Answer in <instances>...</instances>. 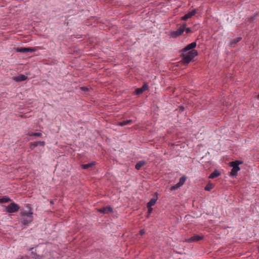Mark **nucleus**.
Segmentation results:
<instances>
[{"label": "nucleus", "mask_w": 259, "mask_h": 259, "mask_svg": "<svg viewBox=\"0 0 259 259\" xmlns=\"http://www.w3.org/2000/svg\"><path fill=\"white\" fill-rule=\"evenodd\" d=\"M142 91L144 92L145 91L148 90L149 89V85L147 83H144L143 85L140 88Z\"/></svg>", "instance_id": "22"}, {"label": "nucleus", "mask_w": 259, "mask_h": 259, "mask_svg": "<svg viewBox=\"0 0 259 259\" xmlns=\"http://www.w3.org/2000/svg\"><path fill=\"white\" fill-rule=\"evenodd\" d=\"M186 26V24H183L179 28H178L177 30L172 31L169 32V36L172 38H177L182 34L184 32L185 27Z\"/></svg>", "instance_id": "3"}, {"label": "nucleus", "mask_w": 259, "mask_h": 259, "mask_svg": "<svg viewBox=\"0 0 259 259\" xmlns=\"http://www.w3.org/2000/svg\"><path fill=\"white\" fill-rule=\"evenodd\" d=\"M148 212L149 213H150L152 211V208H151V207H148Z\"/></svg>", "instance_id": "29"}, {"label": "nucleus", "mask_w": 259, "mask_h": 259, "mask_svg": "<svg viewBox=\"0 0 259 259\" xmlns=\"http://www.w3.org/2000/svg\"><path fill=\"white\" fill-rule=\"evenodd\" d=\"M220 175V173L217 170H215L213 171L209 176V179H214L216 177H218Z\"/></svg>", "instance_id": "14"}, {"label": "nucleus", "mask_w": 259, "mask_h": 259, "mask_svg": "<svg viewBox=\"0 0 259 259\" xmlns=\"http://www.w3.org/2000/svg\"><path fill=\"white\" fill-rule=\"evenodd\" d=\"M181 186L179 185V184L177 183V184L171 186L170 188V190L171 191L176 190L178 189L179 188H180Z\"/></svg>", "instance_id": "23"}, {"label": "nucleus", "mask_w": 259, "mask_h": 259, "mask_svg": "<svg viewBox=\"0 0 259 259\" xmlns=\"http://www.w3.org/2000/svg\"><path fill=\"white\" fill-rule=\"evenodd\" d=\"M19 206L14 202L11 203L10 205L6 207V210L9 213H14L18 211Z\"/></svg>", "instance_id": "5"}, {"label": "nucleus", "mask_w": 259, "mask_h": 259, "mask_svg": "<svg viewBox=\"0 0 259 259\" xmlns=\"http://www.w3.org/2000/svg\"><path fill=\"white\" fill-rule=\"evenodd\" d=\"M26 135L29 136L35 137H41L42 136V134L41 133L28 132Z\"/></svg>", "instance_id": "17"}, {"label": "nucleus", "mask_w": 259, "mask_h": 259, "mask_svg": "<svg viewBox=\"0 0 259 259\" xmlns=\"http://www.w3.org/2000/svg\"><path fill=\"white\" fill-rule=\"evenodd\" d=\"M98 211L104 214L108 213L112 211V208L109 206H107L98 209Z\"/></svg>", "instance_id": "8"}, {"label": "nucleus", "mask_w": 259, "mask_h": 259, "mask_svg": "<svg viewBox=\"0 0 259 259\" xmlns=\"http://www.w3.org/2000/svg\"><path fill=\"white\" fill-rule=\"evenodd\" d=\"M241 39V37H237L235 38L233 40L230 41V47L231 48H235L236 47V44L240 41Z\"/></svg>", "instance_id": "11"}, {"label": "nucleus", "mask_w": 259, "mask_h": 259, "mask_svg": "<svg viewBox=\"0 0 259 259\" xmlns=\"http://www.w3.org/2000/svg\"><path fill=\"white\" fill-rule=\"evenodd\" d=\"M241 163V162L239 161H235L234 162H232L230 164V165L232 167V169L231 171V176H236L237 172L240 170V167L239 165Z\"/></svg>", "instance_id": "4"}, {"label": "nucleus", "mask_w": 259, "mask_h": 259, "mask_svg": "<svg viewBox=\"0 0 259 259\" xmlns=\"http://www.w3.org/2000/svg\"><path fill=\"white\" fill-rule=\"evenodd\" d=\"M214 186L211 183H208L205 186L204 189L206 191H210L211 189H213Z\"/></svg>", "instance_id": "18"}, {"label": "nucleus", "mask_w": 259, "mask_h": 259, "mask_svg": "<svg viewBox=\"0 0 259 259\" xmlns=\"http://www.w3.org/2000/svg\"><path fill=\"white\" fill-rule=\"evenodd\" d=\"M20 49H32L31 48H29V47H21L20 48Z\"/></svg>", "instance_id": "30"}, {"label": "nucleus", "mask_w": 259, "mask_h": 259, "mask_svg": "<svg viewBox=\"0 0 259 259\" xmlns=\"http://www.w3.org/2000/svg\"><path fill=\"white\" fill-rule=\"evenodd\" d=\"M80 89L82 91H84V92L88 91V90H89L88 88L87 87H81Z\"/></svg>", "instance_id": "26"}, {"label": "nucleus", "mask_w": 259, "mask_h": 259, "mask_svg": "<svg viewBox=\"0 0 259 259\" xmlns=\"http://www.w3.org/2000/svg\"><path fill=\"white\" fill-rule=\"evenodd\" d=\"M257 99H259V94L257 96Z\"/></svg>", "instance_id": "31"}, {"label": "nucleus", "mask_w": 259, "mask_h": 259, "mask_svg": "<svg viewBox=\"0 0 259 259\" xmlns=\"http://www.w3.org/2000/svg\"><path fill=\"white\" fill-rule=\"evenodd\" d=\"M11 201V199L8 197H3L0 199V203H6Z\"/></svg>", "instance_id": "21"}, {"label": "nucleus", "mask_w": 259, "mask_h": 259, "mask_svg": "<svg viewBox=\"0 0 259 259\" xmlns=\"http://www.w3.org/2000/svg\"><path fill=\"white\" fill-rule=\"evenodd\" d=\"M196 13L197 10H193L192 11L188 12L187 14L185 15L183 17H182V20H187L188 19L191 18L192 16H194Z\"/></svg>", "instance_id": "7"}, {"label": "nucleus", "mask_w": 259, "mask_h": 259, "mask_svg": "<svg viewBox=\"0 0 259 259\" xmlns=\"http://www.w3.org/2000/svg\"><path fill=\"white\" fill-rule=\"evenodd\" d=\"M94 163L93 162L89 163L88 164H82L81 165V167L82 168L86 169L94 165Z\"/></svg>", "instance_id": "19"}, {"label": "nucleus", "mask_w": 259, "mask_h": 259, "mask_svg": "<svg viewBox=\"0 0 259 259\" xmlns=\"http://www.w3.org/2000/svg\"><path fill=\"white\" fill-rule=\"evenodd\" d=\"M196 47V42L195 41L193 42L188 45H187L186 47H185L184 49H194Z\"/></svg>", "instance_id": "16"}, {"label": "nucleus", "mask_w": 259, "mask_h": 259, "mask_svg": "<svg viewBox=\"0 0 259 259\" xmlns=\"http://www.w3.org/2000/svg\"><path fill=\"white\" fill-rule=\"evenodd\" d=\"M157 197H153L152 199H151V200L149 201V202L147 203V207H151V206L154 205V204H155V203L157 201Z\"/></svg>", "instance_id": "12"}, {"label": "nucleus", "mask_w": 259, "mask_h": 259, "mask_svg": "<svg viewBox=\"0 0 259 259\" xmlns=\"http://www.w3.org/2000/svg\"><path fill=\"white\" fill-rule=\"evenodd\" d=\"M133 122V120L131 119L124 120L121 122H120L118 123V125L120 126H124L125 125L130 124Z\"/></svg>", "instance_id": "15"}, {"label": "nucleus", "mask_w": 259, "mask_h": 259, "mask_svg": "<svg viewBox=\"0 0 259 259\" xmlns=\"http://www.w3.org/2000/svg\"><path fill=\"white\" fill-rule=\"evenodd\" d=\"M145 230H144V229H142V230H141L140 231V233H140V234L141 235H143V234H145Z\"/></svg>", "instance_id": "28"}, {"label": "nucleus", "mask_w": 259, "mask_h": 259, "mask_svg": "<svg viewBox=\"0 0 259 259\" xmlns=\"http://www.w3.org/2000/svg\"><path fill=\"white\" fill-rule=\"evenodd\" d=\"M45 145V142L44 141L34 142H31L29 144V147H30V149L32 150L38 146L44 147Z\"/></svg>", "instance_id": "6"}, {"label": "nucleus", "mask_w": 259, "mask_h": 259, "mask_svg": "<svg viewBox=\"0 0 259 259\" xmlns=\"http://www.w3.org/2000/svg\"><path fill=\"white\" fill-rule=\"evenodd\" d=\"M26 207L28 210H23L21 211V222L24 225H28L31 223L33 220V211L29 204H27Z\"/></svg>", "instance_id": "1"}, {"label": "nucleus", "mask_w": 259, "mask_h": 259, "mask_svg": "<svg viewBox=\"0 0 259 259\" xmlns=\"http://www.w3.org/2000/svg\"><path fill=\"white\" fill-rule=\"evenodd\" d=\"M197 55L198 53L196 50H183L182 53L183 63L188 64Z\"/></svg>", "instance_id": "2"}, {"label": "nucleus", "mask_w": 259, "mask_h": 259, "mask_svg": "<svg viewBox=\"0 0 259 259\" xmlns=\"http://www.w3.org/2000/svg\"><path fill=\"white\" fill-rule=\"evenodd\" d=\"M202 239V237L199 235H194L192 237L187 239L186 241L188 242H196Z\"/></svg>", "instance_id": "10"}, {"label": "nucleus", "mask_w": 259, "mask_h": 259, "mask_svg": "<svg viewBox=\"0 0 259 259\" xmlns=\"http://www.w3.org/2000/svg\"><path fill=\"white\" fill-rule=\"evenodd\" d=\"M185 30L186 32L187 33H190L191 32V31L190 28H185Z\"/></svg>", "instance_id": "27"}, {"label": "nucleus", "mask_w": 259, "mask_h": 259, "mask_svg": "<svg viewBox=\"0 0 259 259\" xmlns=\"http://www.w3.org/2000/svg\"><path fill=\"white\" fill-rule=\"evenodd\" d=\"M146 164L145 161H140L137 163L135 166V168L137 170L140 169V168Z\"/></svg>", "instance_id": "13"}, {"label": "nucleus", "mask_w": 259, "mask_h": 259, "mask_svg": "<svg viewBox=\"0 0 259 259\" xmlns=\"http://www.w3.org/2000/svg\"><path fill=\"white\" fill-rule=\"evenodd\" d=\"M143 92L142 91V90H141V88H138V89H137L135 91V94L136 95H140L141 94H142Z\"/></svg>", "instance_id": "25"}, {"label": "nucleus", "mask_w": 259, "mask_h": 259, "mask_svg": "<svg viewBox=\"0 0 259 259\" xmlns=\"http://www.w3.org/2000/svg\"><path fill=\"white\" fill-rule=\"evenodd\" d=\"M17 52H33L35 50H16Z\"/></svg>", "instance_id": "24"}, {"label": "nucleus", "mask_w": 259, "mask_h": 259, "mask_svg": "<svg viewBox=\"0 0 259 259\" xmlns=\"http://www.w3.org/2000/svg\"><path fill=\"white\" fill-rule=\"evenodd\" d=\"M186 180V177H185V176L182 177L180 179L179 182V183H178V184H179V186H180L181 187L184 184Z\"/></svg>", "instance_id": "20"}, {"label": "nucleus", "mask_w": 259, "mask_h": 259, "mask_svg": "<svg viewBox=\"0 0 259 259\" xmlns=\"http://www.w3.org/2000/svg\"><path fill=\"white\" fill-rule=\"evenodd\" d=\"M27 78V76L25 75L20 74L17 76L14 77L13 79L17 82H21L25 80Z\"/></svg>", "instance_id": "9"}]
</instances>
